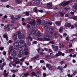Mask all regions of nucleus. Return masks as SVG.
Wrapping results in <instances>:
<instances>
[{
    "label": "nucleus",
    "mask_w": 77,
    "mask_h": 77,
    "mask_svg": "<svg viewBox=\"0 0 77 77\" xmlns=\"http://www.w3.org/2000/svg\"><path fill=\"white\" fill-rule=\"evenodd\" d=\"M50 43L51 44H54L55 43L54 42V41H51V42H50Z\"/></svg>",
    "instance_id": "obj_50"
},
{
    "label": "nucleus",
    "mask_w": 77,
    "mask_h": 77,
    "mask_svg": "<svg viewBox=\"0 0 77 77\" xmlns=\"http://www.w3.org/2000/svg\"><path fill=\"white\" fill-rule=\"evenodd\" d=\"M70 16V14H69V13L66 14L65 15V17H69Z\"/></svg>",
    "instance_id": "obj_33"
},
{
    "label": "nucleus",
    "mask_w": 77,
    "mask_h": 77,
    "mask_svg": "<svg viewBox=\"0 0 77 77\" xmlns=\"http://www.w3.org/2000/svg\"><path fill=\"white\" fill-rule=\"evenodd\" d=\"M39 12L42 13L43 12V11L42 10H38L37 12H35L36 13H38Z\"/></svg>",
    "instance_id": "obj_44"
},
{
    "label": "nucleus",
    "mask_w": 77,
    "mask_h": 77,
    "mask_svg": "<svg viewBox=\"0 0 77 77\" xmlns=\"http://www.w3.org/2000/svg\"><path fill=\"white\" fill-rule=\"evenodd\" d=\"M64 9L66 11H68L69 10V8L67 7H64Z\"/></svg>",
    "instance_id": "obj_36"
},
{
    "label": "nucleus",
    "mask_w": 77,
    "mask_h": 77,
    "mask_svg": "<svg viewBox=\"0 0 77 77\" xmlns=\"http://www.w3.org/2000/svg\"><path fill=\"white\" fill-rule=\"evenodd\" d=\"M0 50L1 51H3V50H4V47H1Z\"/></svg>",
    "instance_id": "obj_63"
},
{
    "label": "nucleus",
    "mask_w": 77,
    "mask_h": 77,
    "mask_svg": "<svg viewBox=\"0 0 77 77\" xmlns=\"http://www.w3.org/2000/svg\"><path fill=\"white\" fill-rule=\"evenodd\" d=\"M52 4L50 2L47 4V6L48 8H51L52 7Z\"/></svg>",
    "instance_id": "obj_19"
},
{
    "label": "nucleus",
    "mask_w": 77,
    "mask_h": 77,
    "mask_svg": "<svg viewBox=\"0 0 77 77\" xmlns=\"http://www.w3.org/2000/svg\"><path fill=\"white\" fill-rule=\"evenodd\" d=\"M31 75L32 76H37V75L34 72H31Z\"/></svg>",
    "instance_id": "obj_24"
},
{
    "label": "nucleus",
    "mask_w": 77,
    "mask_h": 77,
    "mask_svg": "<svg viewBox=\"0 0 77 77\" xmlns=\"http://www.w3.org/2000/svg\"><path fill=\"white\" fill-rule=\"evenodd\" d=\"M45 51H48V50H49V49H48L47 48H45V49H44Z\"/></svg>",
    "instance_id": "obj_59"
},
{
    "label": "nucleus",
    "mask_w": 77,
    "mask_h": 77,
    "mask_svg": "<svg viewBox=\"0 0 77 77\" xmlns=\"http://www.w3.org/2000/svg\"><path fill=\"white\" fill-rule=\"evenodd\" d=\"M67 76L68 77H73V76L72 75H71L70 74H67Z\"/></svg>",
    "instance_id": "obj_52"
},
{
    "label": "nucleus",
    "mask_w": 77,
    "mask_h": 77,
    "mask_svg": "<svg viewBox=\"0 0 77 77\" xmlns=\"http://www.w3.org/2000/svg\"><path fill=\"white\" fill-rule=\"evenodd\" d=\"M70 1H68L67 2H63L61 4V5L62 6H66L68 5L70 3Z\"/></svg>",
    "instance_id": "obj_3"
},
{
    "label": "nucleus",
    "mask_w": 77,
    "mask_h": 77,
    "mask_svg": "<svg viewBox=\"0 0 77 77\" xmlns=\"http://www.w3.org/2000/svg\"><path fill=\"white\" fill-rule=\"evenodd\" d=\"M11 55L12 57H14L17 56V54L16 53H12Z\"/></svg>",
    "instance_id": "obj_23"
},
{
    "label": "nucleus",
    "mask_w": 77,
    "mask_h": 77,
    "mask_svg": "<svg viewBox=\"0 0 77 77\" xmlns=\"http://www.w3.org/2000/svg\"><path fill=\"white\" fill-rule=\"evenodd\" d=\"M35 20H33V21L30 24L32 26V29H34L35 28Z\"/></svg>",
    "instance_id": "obj_4"
},
{
    "label": "nucleus",
    "mask_w": 77,
    "mask_h": 77,
    "mask_svg": "<svg viewBox=\"0 0 77 77\" xmlns=\"http://www.w3.org/2000/svg\"><path fill=\"white\" fill-rule=\"evenodd\" d=\"M17 69H16L15 70H11V72H13L14 73L17 72Z\"/></svg>",
    "instance_id": "obj_39"
},
{
    "label": "nucleus",
    "mask_w": 77,
    "mask_h": 77,
    "mask_svg": "<svg viewBox=\"0 0 77 77\" xmlns=\"http://www.w3.org/2000/svg\"><path fill=\"white\" fill-rule=\"evenodd\" d=\"M62 52H61V51H59L58 52V53H57L55 55V56L56 57H58V56H61V54H62Z\"/></svg>",
    "instance_id": "obj_11"
},
{
    "label": "nucleus",
    "mask_w": 77,
    "mask_h": 77,
    "mask_svg": "<svg viewBox=\"0 0 77 77\" xmlns=\"http://www.w3.org/2000/svg\"><path fill=\"white\" fill-rule=\"evenodd\" d=\"M46 66L47 68H48L49 69H51L52 68V66H51V65L47 63L46 65Z\"/></svg>",
    "instance_id": "obj_12"
},
{
    "label": "nucleus",
    "mask_w": 77,
    "mask_h": 77,
    "mask_svg": "<svg viewBox=\"0 0 77 77\" xmlns=\"http://www.w3.org/2000/svg\"><path fill=\"white\" fill-rule=\"evenodd\" d=\"M48 24H50V25H52L53 24L49 22H48V24L44 23L43 24V26H44V28L46 31H49L51 33L53 34L54 32V29L52 28H50Z\"/></svg>",
    "instance_id": "obj_1"
},
{
    "label": "nucleus",
    "mask_w": 77,
    "mask_h": 77,
    "mask_svg": "<svg viewBox=\"0 0 77 77\" xmlns=\"http://www.w3.org/2000/svg\"><path fill=\"white\" fill-rule=\"evenodd\" d=\"M55 24L57 26H59L60 25V23L58 21L56 22Z\"/></svg>",
    "instance_id": "obj_34"
},
{
    "label": "nucleus",
    "mask_w": 77,
    "mask_h": 77,
    "mask_svg": "<svg viewBox=\"0 0 77 77\" xmlns=\"http://www.w3.org/2000/svg\"><path fill=\"white\" fill-rule=\"evenodd\" d=\"M62 29H63V27L61 26L60 28V29H59V31L60 32H62V31H63Z\"/></svg>",
    "instance_id": "obj_30"
},
{
    "label": "nucleus",
    "mask_w": 77,
    "mask_h": 77,
    "mask_svg": "<svg viewBox=\"0 0 77 77\" xmlns=\"http://www.w3.org/2000/svg\"><path fill=\"white\" fill-rule=\"evenodd\" d=\"M20 63V61H16L15 63V64H17Z\"/></svg>",
    "instance_id": "obj_57"
},
{
    "label": "nucleus",
    "mask_w": 77,
    "mask_h": 77,
    "mask_svg": "<svg viewBox=\"0 0 77 77\" xmlns=\"http://www.w3.org/2000/svg\"><path fill=\"white\" fill-rule=\"evenodd\" d=\"M77 73V71H74V73H73V74L74 75H75L76 74V73Z\"/></svg>",
    "instance_id": "obj_55"
},
{
    "label": "nucleus",
    "mask_w": 77,
    "mask_h": 77,
    "mask_svg": "<svg viewBox=\"0 0 77 77\" xmlns=\"http://www.w3.org/2000/svg\"><path fill=\"white\" fill-rule=\"evenodd\" d=\"M31 32L32 33V35H35L36 33V31L35 29H33L32 30Z\"/></svg>",
    "instance_id": "obj_22"
},
{
    "label": "nucleus",
    "mask_w": 77,
    "mask_h": 77,
    "mask_svg": "<svg viewBox=\"0 0 77 77\" xmlns=\"http://www.w3.org/2000/svg\"><path fill=\"white\" fill-rule=\"evenodd\" d=\"M22 45V47H25V48H28L27 46V44H26V42H25L24 43L21 44Z\"/></svg>",
    "instance_id": "obj_17"
},
{
    "label": "nucleus",
    "mask_w": 77,
    "mask_h": 77,
    "mask_svg": "<svg viewBox=\"0 0 77 77\" xmlns=\"http://www.w3.org/2000/svg\"><path fill=\"white\" fill-rule=\"evenodd\" d=\"M21 32L19 31L17 32H16V34H14L13 36H12V38L14 39L15 41H16L17 40V36H20V35H21Z\"/></svg>",
    "instance_id": "obj_2"
},
{
    "label": "nucleus",
    "mask_w": 77,
    "mask_h": 77,
    "mask_svg": "<svg viewBox=\"0 0 77 77\" xmlns=\"http://www.w3.org/2000/svg\"><path fill=\"white\" fill-rule=\"evenodd\" d=\"M65 27H70L71 24L70 23H66L65 25Z\"/></svg>",
    "instance_id": "obj_13"
},
{
    "label": "nucleus",
    "mask_w": 77,
    "mask_h": 77,
    "mask_svg": "<svg viewBox=\"0 0 77 77\" xmlns=\"http://www.w3.org/2000/svg\"><path fill=\"white\" fill-rule=\"evenodd\" d=\"M15 48H13V47L11 45L9 47V50L11 51H12V52H14L15 51Z\"/></svg>",
    "instance_id": "obj_8"
},
{
    "label": "nucleus",
    "mask_w": 77,
    "mask_h": 77,
    "mask_svg": "<svg viewBox=\"0 0 77 77\" xmlns=\"http://www.w3.org/2000/svg\"><path fill=\"white\" fill-rule=\"evenodd\" d=\"M19 43L18 42H16L14 43V47L17 48V47L19 46Z\"/></svg>",
    "instance_id": "obj_20"
},
{
    "label": "nucleus",
    "mask_w": 77,
    "mask_h": 77,
    "mask_svg": "<svg viewBox=\"0 0 77 77\" xmlns=\"http://www.w3.org/2000/svg\"><path fill=\"white\" fill-rule=\"evenodd\" d=\"M38 43V42L36 41H34L32 42V44H33V45H35Z\"/></svg>",
    "instance_id": "obj_45"
},
{
    "label": "nucleus",
    "mask_w": 77,
    "mask_h": 77,
    "mask_svg": "<svg viewBox=\"0 0 77 77\" xmlns=\"http://www.w3.org/2000/svg\"><path fill=\"white\" fill-rule=\"evenodd\" d=\"M39 72H40L39 69H37L36 70V74H39Z\"/></svg>",
    "instance_id": "obj_49"
},
{
    "label": "nucleus",
    "mask_w": 77,
    "mask_h": 77,
    "mask_svg": "<svg viewBox=\"0 0 77 77\" xmlns=\"http://www.w3.org/2000/svg\"><path fill=\"white\" fill-rule=\"evenodd\" d=\"M74 8L76 10H77V5L76 4H75L73 6Z\"/></svg>",
    "instance_id": "obj_31"
},
{
    "label": "nucleus",
    "mask_w": 77,
    "mask_h": 77,
    "mask_svg": "<svg viewBox=\"0 0 77 77\" xmlns=\"http://www.w3.org/2000/svg\"><path fill=\"white\" fill-rule=\"evenodd\" d=\"M28 38L29 39V40L31 41H33V38H32L31 37L29 36H28Z\"/></svg>",
    "instance_id": "obj_43"
},
{
    "label": "nucleus",
    "mask_w": 77,
    "mask_h": 77,
    "mask_svg": "<svg viewBox=\"0 0 77 77\" xmlns=\"http://www.w3.org/2000/svg\"><path fill=\"white\" fill-rule=\"evenodd\" d=\"M43 69L44 70H46V69L45 68V66H44V67H43Z\"/></svg>",
    "instance_id": "obj_64"
},
{
    "label": "nucleus",
    "mask_w": 77,
    "mask_h": 77,
    "mask_svg": "<svg viewBox=\"0 0 77 77\" xmlns=\"http://www.w3.org/2000/svg\"><path fill=\"white\" fill-rule=\"evenodd\" d=\"M26 44H27V45L28 46H30L31 45V43L30 42V41H29V39H27L26 38Z\"/></svg>",
    "instance_id": "obj_15"
},
{
    "label": "nucleus",
    "mask_w": 77,
    "mask_h": 77,
    "mask_svg": "<svg viewBox=\"0 0 77 77\" xmlns=\"http://www.w3.org/2000/svg\"><path fill=\"white\" fill-rule=\"evenodd\" d=\"M24 14H25L26 16H29V13L27 11L24 12Z\"/></svg>",
    "instance_id": "obj_27"
},
{
    "label": "nucleus",
    "mask_w": 77,
    "mask_h": 77,
    "mask_svg": "<svg viewBox=\"0 0 77 77\" xmlns=\"http://www.w3.org/2000/svg\"><path fill=\"white\" fill-rule=\"evenodd\" d=\"M10 26V24H7V25L5 26V29L8 28V27H9Z\"/></svg>",
    "instance_id": "obj_32"
},
{
    "label": "nucleus",
    "mask_w": 77,
    "mask_h": 77,
    "mask_svg": "<svg viewBox=\"0 0 77 77\" xmlns=\"http://www.w3.org/2000/svg\"><path fill=\"white\" fill-rule=\"evenodd\" d=\"M25 35L24 34H22L21 35H18V38L20 39H23L24 38Z\"/></svg>",
    "instance_id": "obj_9"
},
{
    "label": "nucleus",
    "mask_w": 77,
    "mask_h": 77,
    "mask_svg": "<svg viewBox=\"0 0 77 77\" xmlns=\"http://www.w3.org/2000/svg\"><path fill=\"white\" fill-rule=\"evenodd\" d=\"M34 11H35V12H37L38 10V8L36 7H35V8H34Z\"/></svg>",
    "instance_id": "obj_46"
},
{
    "label": "nucleus",
    "mask_w": 77,
    "mask_h": 77,
    "mask_svg": "<svg viewBox=\"0 0 77 77\" xmlns=\"http://www.w3.org/2000/svg\"><path fill=\"white\" fill-rule=\"evenodd\" d=\"M50 20H51V21H53L55 20V18L53 17H51L50 18Z\"/></svg>",
    "instance_id": "obj_35"
},
{
    "label": "nucleus",
    "mask_w": 77,
    "mask_h": 77,
    "mask_svg": "<svg viewBox=\"0 0 77 77\" xmlns=\"http://www.w3.org/2000/svg\"><path fill=\"white\" fill-rule=\"evenodd\" d=\"M69 51L70 52L74 51V49H69Z\"/></svg>",
    "instance_id": "obj_56"
},
{
    "label": "nucleus",
    "mask_w": 77,
    "mask_h": 77,
    "mask_svg": "<svg viewBox=\"0 0 77 77\" xmlns=\"http://www.w3.org/2000/svg\"><path fill=\"white\" fill-rule=\"evenodd\" d=\"M27 34H28V35H32V33L30 32H29L27 33Z\"/></svg>",
    "instance_id": "obj_51"
},
{
    "label": "nucleus",
    "mask_w": 77,
    "mask_h": 77,
    "mask_svg": "<svg viewBox=\"0 0 77 77\" xmlns=\"http://www.w3.org/2000/svg\"><path fill=\"white\" fill-rule=\"evenodd\" d=\"M40 63H43L45 62V61H44L43 60H42L40 61Z\"/></svg>",
    "instance_id": "obj_58"
},
{
    "label": "nucleus",
    "mask_w": 77,
    "mask_h": 77,
    "mask_svg": "<svg viewBox=\"0 0 77 77\" xmlns=\"http://www.w3.org/2000/svg\"><path fill=\"white\" fill-rule=\"evenodd\" d=\"M20 15H17L15 17V19L16 20H20Z\"/></svg>",
    "instance_id": "obj_18"
},
{
    "label": "nucleus",
    "mask_w": 77,
    "mask_h": 77,
    "mask_svg": "<svg viewBox=\"0 0 77 77\" xmlns=\"http://www.w3.org/2000/svg\"><path fill=\"white\" fill-rule=\"evenodd\" d=\"M42 41H44L45 40L46 41H49L50 40V39L49 38H47L46 37H43L42 39H40Z\"/></svg>",
    "instance_id": "obj_10"
},
{
    "label": "nucleus",
    "mask_w": 77,
    "mask_h": 77,
    "mask_svg": "<svg viewBox=\"0 0 77 77\" xmlns=\"http://www.w3.org/2000/svg\"><path fill=\"white\" fill-rule=\"evenodd\" d=\"M58 69L60 71H62L63 70V68L61 66H58Z\"/></svg>",
    "instance_id": "obj_29"
},
{
    "label": "nucleus",
    "mask_w": 77,
    "mask_h": 77,
    "mask_svg": "<svg viewBox=\"0 0 77 77\" xmlns=\"http://www.w3.org/2000/svg\"><path fill=\"white\" fill-rule=\"evenodd\" d=\"M40 2L41 1L39 0H36L35 2V4H37V5H39L40 4Z\"/></svg>",
    "instance_id": "obj_14"
},
{
    "label": "nucleus",
    "mask_w": 77,
    "mask_h": 77,
    "mask_svg": "<svg viewBox=\"0 0 77 77\" xmlns=\"http://www.w3.org/2000/svg\"><path fill=\"white\" fill-rule=\"evenodd\" d=\"M3 37H4V38H8V36H7V35L6 34H4L3 35Z\"/></svg>",
    "instance_id": "obj_48"
},
{
    "label": "nucleus",
    "mask_w": 77,
    "mask_h": 77,
    "mask_svg": "<svg viewBox=\"0 0 77 77\" xmlns=\"http://www.w3.org/2000/svg\"><path fill=\"white\" fill-rule=\"evenodd\" d=\"M39 56L38 55H36V56H35V57L32 58V59H31V61H33L34 60H36V59H38L39 58Z\"/></svg>",
    "instance_id": "obj_16"
},
{
    "label": "nucleus",
    "mask_w": 77,
    "mask_h": 77,
    "mask_svg": "<svg viewBox=\"0 0 77 77\" xmlns=\"http://www.w3.org/2000/svg\"><path fill=\"white\" fill-rule=\"evenodd\" d=\"M36 35L37 37H40L41 36V34L38 32H37L36 33Z\"/></svg>",
    "instance_id": "obj_40"
},
{
    "label": "nucleus",
    "mask_w": 77,
    "mask_h": 77,
    "mask_svg": "<svg viewBox=\"0 0 77 77\" xmlns=\"http://www.w3.org/2000/svg\"><path fill=\"white\" fill-rule=\"evenodd\" d=\"M24 51L26 55L29 54V53L28 51V48H24Z\"/></svg>",
    "instance_id": "obj_6"
},
{
    "label": "nucleus",
    "mask_w": 77,
    "mask_h": 77,
    "mask_svg": "<svg viewBox=\"0 0 77 77\" xmlns=\"http://www.w3.org/2000/svg\"><path fill=\"white\" fill-rule=\"evenodd\" d=\"M18 59V57H14L13 58V61L14 62H16L17 61Z\"/></svg>",
    "instance_id": "obj_21"
},
{
    "label": "nucleus",
    "mask_w": 77,
    "mask_h": 77,
    "mask_svg": "<svg viewBox=\"0 0 77 77\" xmlns=\"http://www.w3.org/2000/svg\"><path fill=\"white\" fill-rule=\"evenodd\" d=\"M3 75L5 77H7V76H8V73H4Z\"/></svg>",
    "instance_id": "obj_54"
},
{
    "label": "nucleus",
    "mask_w": 77,
    "mask_h": 77,
    "mask_svg": "<svg viewBox=\"0 0 77 77\" xmlns=\"http://www.w3.org/2000/svg\"><path fill=\"white\" fill-rule=\"evenodd\" d=\"M29 75V73L27 72V73H25V74H24V76L26 77H28V75Z\"/></svg>",
    "instance_id": "obj_37"
},
{
    "label": "nucleus",
    "mask_w": 77,
    "mask_h": 77,
    "mask_svg": "<svg viewBox=\"0 0 77 77\" xmlns=\"http://www.w3.org/2000/svg\"><path fill=\"white\" fill-rule=\"evenodd\" d=\"M54 48V51H58V46H56L55 47V48Z\"/></svg>",
    "instance_id": "obj_38"
},
{
    "label": "nucleus",
    "mask_w": 77,
    "mask_h": 77,
    "mask_svg": "<svg viewBox=\"0 0 77 77\" xmlns=\"http://www.w3.org/2000/svg\"><path fill=\"white\" fill-rule=\"evenodd\" d=\"M60 63H61V64H64L65 63L64 61L63 60V61H61Z\"/></svg>",
    "instance_id": "obj_60"
},
{
    "label": "nucleus",
    "mask_w": 77,
    "mask_h": 77,
    "mask_svg": "<svg viewBox=\"0 0 77 77\" xmlns=\"http://www.w3.org/2000/svg\"><path fill=\"white\" fill-rule=\"evenodd\" d=\"M72 18L73 20H77V16H73L72 17Z\"/></svg>",
    "instance_id": "obj_41"
},
{
    "label": "nucleus",
    "mask_w": 77,
    "mask_h": 77,
    "mask_svg": "<svg viewBox=\"0 0 77 77\" xmlns=\"http://www.w3.org/2000/svg\"><path fill=\"white\" fill-rule=\"evenodd\" d=\"M41 23V20L40 19H38L37 21V24H40Z\"/></svg>",
    "instance_id": "obj_26"
},
{
    "label": "nucleus",
    "mask_w": 77,
    "mask_h": 77,
    "mask_svg": "<svg viewBox=\"0 0 77 77\" xmlns=\"http://www.w3.org/2000/svg\"><path fill=\"white\" fill-rule=\"evenodd\" d=\"M9 58L10 60H12L13 59V57L11 56H9Z\"/></svg>",
    "instance_id": "obj_62"
},
{
    "label": "nucleus",
    "mask_w": 77,
    "mask_h": 77,
    "mask_svg": "<svg viewBox=\"0 0 77 77\" xmlns=\"http://www.w3.org/2000/svg\"><path fill=\"white\" fill-rule=\"evenodd\" d=\"M25 42H26L24 41L23 40H20L19 43H20V44H24Z\"/></svg>",
    "instance_id": "obj_25"
},
{
    "label": "nucleus",
    "mask_w": 77,
    "mask_h": 77,
    "mask_svg": "<svg viewBox=\"0 0 77 77\" xmlns=\"http://www.w3.org/2000/svg\"><path fill=\"white\" fill-rule=\"evenodd\" d=\"M60 16L61 17H63L64 16V14L62 12H60Z\"/></svg>",
    "instance_id": "obj_47"
},
{
    "label": "nucleus",
    "mask_w": 77,
    "mask_h": 77,
    "mask_svg": "<svg viewBox=\"0 0 77 77\" xmlns=\"http://www.w3.org/2000/svg\"><path fill=\"white\" fill-rule=\"evenodd\" d=\"M21 2L20 0H16V2L17 4H20Z\"/></svg>",
    "instance_id": "obj_42"
},
{
    "label": "nucleus",
    "mask_w": 77,
    "mask_h": 77,
    "mask_svg": "<svg viewBox=\"0 0 77 77\" xmlns=\"http://www.w3.org/2000/svg\"><path fill=\"white\" fill-rule=\"evenodd\" d=\"M63 35L64 37H66V35H67V34H66V33L65 32L64 33V34H63Z\"/></svg>",
    "instance_id": "obj_53"
},
{
    "label": "nucleus",
    "mask_w": 77,
    "mask_h": 77,
    "mask_svg": "<svg viewBox=\"0 0 77 77\" xmlns=\"http://www.w3.org/2000/svg\"><path fill=\"white\" fill-rule=\"evenodd\" d=\"M24 55L23 51H20L19 54L18 55V57L19 58L22 57Z\"/></svg>",
    "instance_id": "obj_5"
},
{
    "label": "nucleus",
    "mask_w": 77,
    "mask_h": 77,
    "mask_svg": "<svg viewBox=\"0 0 77 77\" xmlns=\"http://www.w3.org/2000/svg\"><path fill=\"white\" fill-rule=\"evenodd\" d=\"M18 47V50H20V49H22V46L21 45H19L17 46Z\"/></svg>",
    "instance_id": "obj_28"
},
{
    "label": "nucleus",
    "mask_w": 77,
    "mask_h": 77,
    "mask_svg": "<svg viewBox=\"0 0 77 77\" xmlns=\"http://www.w3.org/2000/svg\"><path fill=\"white\" fill-rule=\"evenodd\" d=\"M47 34H46V37L49 38V39H50L51 38V37L52 36V35L50 33H48V32H47Z\"/></svg>",
    "instance_id": "obj_7"
},
{
    "label": "nucleus",
    "mask_w": 77,
    "mask_h": 77,
    "mask_svg": "<svg viewBox=\"0 0 77 77\" xmlns=\"http://www.w3.org/2000/svg\"><path fill=\"white\" fill-rule=\"evenodd\" d=\"M30 27V26L29 25V24L27 25V29H29Z\"/></svg>",
    "instance_id": "obj_61"
}]
</instances>
